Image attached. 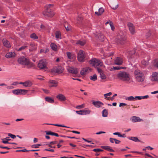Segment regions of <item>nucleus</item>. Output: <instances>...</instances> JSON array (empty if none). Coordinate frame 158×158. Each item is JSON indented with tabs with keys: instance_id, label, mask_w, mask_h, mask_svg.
<instances>
[{
	"instance_id": "f257e3e1",
	"label": "nucleus",
	"mask_w": 158,
	"mask_h": 158,
	"mask_svg": "<svg viewBox=\"0 0 158 158\" xmlns=\"http://www.w3.org/2000/svg\"><path fill=\"white\" fill-rule=\"evenodd\" d=\"M117 78L127 83L131 82V76L129 73L124 71H120L117 74Z\"/></svg>"
},
{
	"instance_id": "f03ea898",
	"label": "nucleus",
	"mask_w": 158,
	"mask_h": 158,
	"mask_svg": "<svg viewBox=\"0 0 158 158\" xmlns=\"http://www.w3.org/2000/svg\"><path fill=\"white\" fill-rule=\"evenodd\" d=\"M18 63L27 66L28 68H30L34 66V64L30 62L28 59L22 56L18 58Z\"/></svg>"
},
{
	"instance_id": "7ed1b4c3",
	"label": "nucleus",
	"mask_w": 158,
	"mask_h": 158,
	"mask_svg": "<svg viewBox=\"0 0 158 158\" xmlns=\"http://www.w3.org/2000/svg\"><path fill=\"white\" fill-rule=\"evenodd\" d=\"M53 6V4H49L47 6L45 11L43 12V15L50 17L54 16L55 13L52 9Z\"/></svg>"
},
{
	"instance_id": "20e7f679",
	"label": "nucleus",
	"mask_w": 158,
	"mask_h": 158,
	"mask_svg": "<svg viewBox=\"0 0 158 158\" xmlns=\"http://www.w3.org/2000/svg\"><path fill=\"white\" fill-rule=\"evenodd\" d=\"M89 63L94 67H97L99 66H102L103 65V63L102 62L96 58H94L89 60Z\"/></svg>"
},
{
	"instance_id": "39448f33",
	"label": "nucleus",
	"mask_w": 158,
	"mask_h": 158,
	"mask_svg": "<svg viewBox=\"0 0 158 158\" xmlns=\"http://www.w3.org/2000/svg\"><path fill=\"white\" fill-rule=\"evenodd\" d=\"M64 70L63 67L61 66L53 67L51 70V72L53 73L60 74L62 73Z\"/></svg>"
},
{
	"instance_id": "423d86ee",
	"label": "nucleus",
	"mask_w": 158,
	"mask_h": 158,
	"mask_svg": "<svg viewBox=\"0 0 158 158\" xmlns=\"http://www.w3.org/2000/svg\"><path fill=\"white\" fill-rule=\"evenodd\" d=\"M48 62L45 59H42L40 60V69L43 70L44 71L47 70L48 68L47 66Z\"/></svg>"
},
{
	"instance_id": "0eeeda50",
	"label": "nucleus",
	"mask_w": 158,
	"mask_h": 158,
	"mask_svg": "<svg viewBox=\"0 0 158 158\" xmlns=\"http://www.w3.org/2000/svg\"><path fill=\"white\" fill-rule=\"evenodd\" d=\"M27 90L18 89L13 90L12 91V92L14 94L21 95L25 94L27 93Z\"/></svg>"
},
{
	"instance_id": "6e6552de",
	"label": "nucleus",
	"mask_w": 158,
	"mask_h": 158,
	"mask_svg": "<svg viewBox=\"0 0 158 158\" xmlns=\"http://www.w3.org/2000/svg\"><path fill=\"white\" fill-rule=\"evenodd\" d=\"M85 58V52L82 50H80L78 53L77 59L80 62H83Z\"/></svg>"
},
{
	"instance_id": "1a4fd4ad",
	"label": "nucleus",
	"mask_w": 158,
	"mask_h": 158,
	"mask_svg": "<svg viewBox=\"0 0 158 158\" xmlns=\"http://www.w3.org/2000/svg\"><path fill=\"white\" fill-rule=\"evenodd\" d=\"M126 40V37L125 36H122L120 35H118L116 39V41L118 44H124V41Z\"/></svg>"
},
{
	"instance_id": "9d476101",
	"label": "nucleus",
	"mask_w": 158,
	"mask_h": 158,
	"mask_svg": "<svg viewBox=\"0 0 158 158\" xmlns=\"http://www.w3.org/2000/svg\"><path fill=\"white\" fill-rule=\"evenodd\" d=\"M127 25L131 34L132 35L134 34L135 33V27L133 24L131 23H128Z\"/></svg>"
},
{
	"instance_id": "9b49d317",
	"label": "nucleus",
	"mask_w": 158,
	"mask_h": 158,
	"mask_svg": "<svg viewBox=\"0 0 158 158\" xmlns=\"http://www.w3.org/2000/svg\"><path fill=\"white\" fill-rule=\"evenodd\" d=\"M67 70L69 73L74 74H77L78 72L77 69L75 68L69 67L68 69Z\"/></svg>"
},
{
	"instance_id": "f8f14e48",
	"label": "nucleus",
	"mask_w": 158,
	"mask_h": 158,
	"mask_svg": "<svg viewBox=\"0 0 158 158\" xmlns=\"http://www.w3.org/2000/svg\"><path fill=\"white\" fill-rule=\"evenodd\" d=\"M97 70L100 74V77L102 79H105L106 78V76L105 75L103 71L101 69L97 68Z\"/></svg>"
},
{
	"instance_id": "ddd939ff",
	"label": "nucleus",
	"mask_w": 158,
	"mask_h": 158,
	"mask_svg": "<svg viewBox=\"0 0 158 158\" xmlns=\"http://www.w3.org/2000/svg\"><path fill=\"white\" fill-rule=\"evenodd\" d=\"M56 98L59 101H63L66 100V97L63 94H60L56 96Z\"/></svg>"
},
{
	"instance_id": "4468645a",
	"label": "nucleus",
	"mask_w": 158,
	"mask_h": 158,
	"mask_svg": "<svg viewBox=\"0 0 158 158\" xmlns=\"http://www.w3.org/2000/svg\"><path fill=\"white\" fill-rule=\"evenodd\" d=\"M123 63L122 59L119 57H117L114 61L115 64L117 65H121Z\"/></svg>"
},
{
	"instance_id": "2eb2a0df",
	"label": "nucleus",
	"mask_w": 158,
	"mask_h": 158,
	"mask_svg": "<svg viewBox=\"0 0 158 158\" xmlns=\"http://www.w3.org/2000/svg\"><path fill=\"white\" fill-rule=\"evenodd\" d=\"M92 104L94 106H95L97 108H100L102 107V105H103V104L102 102L99 101H94L93 102Z\"/></svg>"
},
{
	"instance_id": "dca6fc26",
	"label": "nucleus",
	"mask_w": 158,
	"mask_h": 158,
	"mask_svg": "<svg viewBox=\"0 0 158 158\" xmlns=\"http://www.w3.org/2000/svg\"><path fill=\"white\" fill-rule=\"evenodd\" d=\"M3 44L5 47L9 48L11 47V45L9 41L6 39H3L2 41Z\"/></svg>"
},
{
	"instance_id": "f3484780",
	"label": "nucleus",
	"mask_w": 158,
	"mask_h": 158,
	"mask_svg": "<svg viewBox=\"0 0 158 158\" xmlns=\"http://www.w3.org/2000/svg\"><path fill=\"white\" fill-rule=\"evenodd\" d=\"M101 148L110 152H114V151L111 148V147L108 146H102Z\"/></svg>"
},
{
	"instance_id": "a211bd4d",
	"label": "nucleus",
	"mask_w": 158,
	"mask_h": 158,
	"mask_svg": "<svg viewBox=\"0 0 158 158\" xmlns=\"http://www.w3.org/2000/svg\"><path fill=\"white\" fill-rule=\"evenodd\" d=\"M15 54L14 52H9L7 53L5 57L7 58H12L15 57Z\"/></svg>"
},
{
	"instance_id": "6ab92c4d",
	"label": "nucleus",
	"mask_w": 158,
	"mask_h": 158,
	"mask_svg": "<svg viewBox=\"0 0 158 158\" xmlns=\"http://www.w3.org/2000/svg\"><path fill=\"white\" fill-rule=\"evenodd\" d=\"M135 77L136 78L137 81L139 82H142L144 81V74L137 76V77Z\"/></svg>"
},
{
	"instance_id": "aec40b11",
	"label": "nucleus",
	"mask_w": 158,
	"mask_h": 158,
	"mask_svg": "<svg viewBox=\"0 0 158 158\" xmlns=\"http://www.w3.org/2000/svg\"><path fill=\"white\" fill-rule=\"evenodd\" d=\"M152 75V80L153 81H157L158 80V73L156 72L153 73Z\"/></svg>"
},
{
	"instance_id": "412c9836",
	"label": "nucleus",
	"mask_w": 158,
	"mask_h": 158,
	"mask_svg": "<svg viewBox=\"0 0 158 158\" xmlns=\"http://www.w3.org/2000/svg\"><path fill=\"white\" fill-rule=\"evenodd\" d=\"M50 47L51 48L54 52H56L57 51V46L53 43H51L50 44Z\"/></svg>"
},
{
	"instance_id": "4be33fe9",
	"label": "nucleus",
	"mask_w": 158,
	"mask_h": 158,
	"mask_svg": "<svg viewBox=\"0 0 158 158\" xmlns=\"http://www.w3.org/2000/svg\"><path fill=\"white\" fill-rule=\"evenodd\" d=\"M142 120V119H140L138 117L134 116L132 117L131 118V121L133 122H140Z\"/></svg>"
},
{
	"instance_id": "5701e85b",
	"label": "nucleus",
	"mask_w": 158,
	"mask_h": 158,
	"mask_svg": "<svg viewBox=\"0 0 158 158\" xmlns=\"http://www.w3.org/2000/svg\"><path fill=\"white\" fill-rule=\"evenodd\" d=\"M104 10L102 8H100L99 10L98 11L95 12V14L97 15L98 16L101 15L104 12Z\"/></svg>"
},
{
	"instance_id": "b1692460",
	"label": "nucleus",
	"mask_w": 158,
	"mask_h": 158,
	"mask_svg": "<svg viewBox=\"0 0 158 158\" xmlns=\"http://www.w3.org/2000/svg\"><path fill=\"white\" fill-rule=\"evenodd\" d=\"M45 100L46 101L50 103H53L54 102L53 98L50 97H45Z\"/></svg>"
},
{
	"instance_id": "393cba45",
	"label": "nucleus",
	"mask_w": 158,
	"mask_h": 158,
	"mask_svg": "<svg viewBox=\"0 0 158 158\" xmlns=\"http://www.w3.org/2000/svg\"><path fill=\"white\" fill-rule=\"evenodd\" d=\"M86 41L85 40H78L77 41L76 44H79L81 46H83L86 44Z\"/></svg>"
},
{
	"instance_id": "a878e982",
	"label": "nucleus",
	"mask_w": 158,
	"mask_h": 158,
	"mask_svg": "<svg viewBox=\"0 0 158 158\" xmlns=\"http://www.w3.org/2000/svg\"><path fill=\"white\" fill-rule=\"evenodd\" d=\"M121 69H126V68L119 66H113V67L110 69V70H118Z\"/></svg>"
},
{
	"instance_id": "bb28decb",
	"label": "nucleus",
	"mask_w": 158,
	"mask_h": 158,
	"mask_svg": "<svg viewBox=\"0 0 158 158\" xmlns=\"http://www.w3.org/2000/svg\"><path fill=\"white\" fill-rule=\"evenodd\" d=\"M134 74L135 76V77L140 75H143V73L140 70L138 69L136 70L134 72Z\"/></svg>"
},
{
	"instance_id": "cd10ccee",
	"label": "nucleus",
	"mask_w": 158,
	"mask_h": 158,
	"mask_svg": "<svg viewBox=\"0 0 158 158\" xmlns=\"http://www.w3.org/2000/svg\"><path fill=\"white\" fill-rule=\"evenodd\" d=\"M55 36L56 39H61V33L60 31H56L55 32Z\"/></svg>"
},
{
	"instance_id": "c85d7f7f",
	"label": "nucleus",
	"mask_w": 158,
	"mask_h": 158,
	"mask_svg": "<svg viewBox=\"0 0 158 158\" xmlns=\"http://www.w3.org/2000/svg\"><path fill=\"white\" fill-rule=\"evenodd\" d=\"M24 86L30 87L32 85V83L30 81H27L24 82Z\"/></svg>"
},
{
	"instance_id": "c756f323",
	"label": "nucleus",
	"mask_w": 158,
	"mask_h": 158,
	"mask_svg": "<svg viewBox=\"0 0 158 158\" xmlns=\"http://www.w3.org/2000/svg\"><path fill=\"white\" fill-rule=\"evenodd\" d=\"M135 51H131L129 52V55L127 56L128 58L129 59H132L133 57H134V55L135 54Z\"/></svg>"
},
{
	"instance_id": "7c9ffc66",
	"label": "nucleus",
	"mask_w": 158,
	"mask_h": 158,
	"mask_svg": "<svg viewBox=\"0 0 158 158\" xmlns=\"http://www.w3.org/2000/svg\"><path fill=\"white\" fill-rule=\"evenodd\" d=\"M128 139L135 142H139L140 141V140L138 139V138L135 137H131L128 138Z\"/></svg>"
},
{
	"instance_id": "2f4dec72",
	"label": "nucleus",
	"mask_w": 158,
	"mask_h": 158,
	"mask_svg": "<svg viewBox=\"0 0 158 158\" xmlns=\"http://www.w3.org/2000/svg\"><path fill=\"white\" fill-rule=\"evenodd\" d=\"M118 4L113 3L111 4L110 7L113 10L116 9L118 7Z\"/></svg>"
},
{
	"instance_id": "473e14b6",
	"label": "nucleus",
	"mask_w": 158,
	"mask_h": 158,
	"mask_svg": "<svg viewBox=\"0 0 158 158\" xmlns=\"http://www.w3.org/2000/svg\"><path fill=\"white\" fill-rule=\"evenodd\" d=\"M89 69V68H83L81 71L80 74L82 75H85L86 73V72L88 70V69Z\"/></svg>"
},
{
	"instance_id": "72a5a7b5",
	"label": "nucleus",
	"mask_w": 158,
	"mask_h": 158,
	"mask_svg": "<svg viewBox=\"0 0 158 158\" xmlns=\"http://www.w3.org/2000/svg\"><path fill=\"white\" fill-rule=\"evenodd\" d=\"M98 38L99 40L102 41H103L105 39V37L104 35L101 33L99 34V35L98 36Z\"/></svg>"
},
{
	"instance_id": "f704fd0d",
	"label": "nucleus",
	"mask_w": 158,
	"mask_h": 158,
	"mask_svg": "<svg viewBox=\"0 0 158 158\" xmlns=\"http://www.w3.org/2000/svg\"><path fill=\"white\" fill-rule=\"evenodd\" d=\"M67 55L68 58L69 59H72L73 58V55L69 52H67L66 53Z\"/></svg>"
},
{
	"instance_id": "c9c22d12",
	"label": "nucleus",
	"mask_w": 158,
	"mask_h": 158,
	"mask_svg": "<svg viewBox=\"0 0 158 158\" xmlns=\"http://www.w3.org/2000/svg\"><path fill=\"white\" fill-rule=\"evenodd\" d=\"M108 112L106 109H104L102 111V116L104 117H106L107 116Z\"/></svg>"
},
{
	"instance_id": "e433bc0d",
	"label": "nucleus",
	"mask_w": 158,
	"mask_h": 158,
	"mask_svg": "<svg viewBox=\"0 0 158 158\" xmlns=\"http://www.w3.org/2000/svg\"><path fill=\"white\" fill-rule=\"evenodd\" d=\"M89 78L90 80L93 81H95L97 79V75L96 74H94L92 76H90L89 77Z\"/></svg>"
},
{
	"instance_id": "4c0bfd02",
	"label": "nucleus",
	"mask_w": 158,
	"mask_h": 158,
	"mask_svg": "<svg viewBox=\"0 0 158 158\" xmlns=\"http://www.w3.org/2000/svg\"><path fill=\"white\" fill-rule=\"evenodd\" d=\"M83 18L81 16H78L77 18V23L80 24L82 21Z\"/></svg>"
},
{
	"instance_id": "58836bf2",
	"label": "nucleus",
	"mask_w": 158,
	"mask_h": 158,
	"mask_svg": "<svg viewBox=\"0 0 158 158\" xmlns=\"http://www.w3.org/2000/svg\"><path fill=\"white\" fill-rule=\"evenodd\" d=\"M90 112V110H82V115L89 114Z\"/></svg>"
},
{
	"instance_id": "ea45409f",
	"label": "nucleus",
	"mask_w": 158,
	"mask_h": 158,
	"mask_svg": "<svg viewBox=\"0 0 158 158\" xmlns=\"http://www.w3.org/2000/svg\"><path fill=\"white\" fill-rule=\"evenodd\" d=\"M135 98L133 96L128 97L126 98V100L128 101H135Z\"/></svg>"
},
{
	"instance_id": "a19ab883",
	"label": "nucleus",
	"mask_w": 158,
	"mask_h": 158,
	"mask_svg": "<svg viewBox=\"0 0 158 158\" xmlns=\"http://www.w3.org/2000/svg\"><path fill=\"white\" fill-rule=\"evenodd\" d=\"M153 65L155 67L158 68V59L155 60L153 63Z\"/></svg>"
},
{
	"instance_id": "79ce46f5",
	"label": "nucleus",
	"mask_w": 158,
	"mask_h": 158,
	"mask_svg": "<svg viewBox=\"0 0 158 158\" xmlns=\"http://www.w3.org/2000/svg\"><path fill=\"white\" fill-rule=\"evenodd\" d=\"M30 37L33 39H38V37L35 33H33L30 35Z\"/></svg>"
},
{
	"instance_id": "37998d69",
	"label": "nucleus",
	"mask_w": 158,
	"mask_h": 158,
	"mask_svg": "<svg viewBox=\"0 0 158 158\" xmlns=\"http://www.w3.org/2000/svg\"><path fill=\"white\" fill-rule=\"evenodd\" d=\"M48 124V125H53V126L60 127H68L62 125H59V124Z\"/></svg>"
},
{
	"instance_id": "c03bdc74",
	"label": "nucleus",
	"mask_w": 158,
	"mask_h": 158,
	"mask_svg": "<svg viewBox=\"0 0 158 158\" xmlns=\"http://www.w3.org/2000/svg\"><path fill=\"white\" fill-rule=\"evenodd\" d=\"M49 49L48 48H46L45 49H41L40 50V53H47L49 52Z\"/></svg>"
},
{
	"instance_id": "a18cd8bd",
	"label": "nucleus",
	"mask_w": 158,
	"mask_h": 158,
	"mask_svg": "<svg viewBox=\"0 0 158 158\" xmlns=\"http://www.w3.org/2000/svg\"><path fill=\"white\" fill-rule=\"evenodd\" d=\"M141 63L142 64L144 65H147L148 64V62L144 60L142 61Z\"/></svg>"
},
{
	"instance_id": "49530a36",
	"label": "nucleus",
	"mask_w": 158,
	"mask_h": 158,
	"mask_svg": "<svg viewBox=\"0 0 158 158\" xmlns=\"http://www.w3.org/2000/svg\"><path fill=\"white\" fill-rule=\"evenodd\" d=\"M46 134L47 135H53L54 132L51 131H45Z\"/></svg>"
},
{
	"instance_id": "de8ad7c7",
	"label": "nucleus",
	"mask_w": 158,
	"mask_h": 158,
	"mask_svg": "<svg viewBox=\"0 0 158 158\" xmlns=\"http://www.w3.org/2000/svg\"><path fill=\"white\" fill-rule=\"evenodd\" d=\"M110 25L111 29L113 31L114 30V29L115 28H114V27L113 25V23H112V22L110 21Z\"/></svg>"
},
{
	"instance_id": "09e8293b",
	"label": "nucleus",
	"mask_w": 158,
	"mask_h": 158,
	"mask_svg": "<svg viewBox=\"0 0 158 158\" xmlns=\"http://www.w3.org/2000/svg\"><path fill=\"white\" fill-rule=\"evenodd\" d=\"M27 47V46L25 45H24L23 46H22L19 49H18V51H22L24 49L26 48Z\"/></svg>"
},
{
	"instance_id": "8fccbe9b",
	"label": "nucleus",
	"mask_w": 158,
	"mask_h": 158,
	"mask_svg": "<svg viewBox=\"0 0 158 158\" xmlns=\"http://www.w3.org/2000/svg\"><path fill=\"white\" fill-rule=\"evenodd\" d=\"M8 135L12 139H15L16 137V136L15 135H13L11 133H8Z\"/></svg>"
},
{
	"instance_id": "3c124183",
	"label": "nucleus",
	"mask_w": 158,
	"mask_h": 158,
	"mask_svg": "<svg viewBox=\"0 0 158 158\" xmlns=\"http://www.w3.org/2000/svg\"><path fill=\"white\" fill-rule=\"evenodd\" d=\"M84 105L82 104L80 105L77 106H76V108L77 109H80L84 108Z\"/></svg>"
},
{
	"instance_id": "603ef678",
	"label": "nucleus",
	"mask_w": 158,
	"mask_h": 158,
	"mask_svg": "<svg viewBox=\"0 0 158 158\" xmlns=\"http://www.w3.org/2000/svg\"><path fill=\"white\" fill-rule=\"evenodd\" d=\"M42 89L43 91L46 94H48L49 93V91L48 89Z\"/></svg>"
},
{
	"instance_id": "864d4df0",
	"label": "nucleus",
	"mask_w": 158,
	"mask_h": 158,
	"mask_svg": "<svg viewBox=\"0 0 158 158\" xmlns=\"http://www.w3.org/2000/svg\"><path fill=\"white\" fill-rule=\"evenodd\" d=\"M49 82L52 84H57L56 81L54 80H50L49 81Z\"/></svg>"
},
{
	"instance_id": "5fc2aeb1",
	"label": "nucleus",
	"mask_w": 158,
	"mask_h": 158,
	"mask_svg": "<svg viewBox=\"0 0 158 158\" xmlns=\"http://www.w3.org/2000/svg\"><path fill=\"white\" fill-rule=\"evenodd\" d=\"M57 143V142L56 141H53L50 142H49L48 143V144L52 145V144H56Z\"/></svg>"
},
{
	"instance_id": "6e6d98bb",
	"label": "nucleus",
	"mask_w": 158,
	"mask_h": 158,
	"mask_svg": "<svg viewBox=\"0 0 158 158\" xmlns=\"http://www.w3.org/2000/svg\"><path fill=\"white\" fill-rule=\"evenodd\" d=\"M112 94V93L111 92H110L108 93L104 94V96L105 97H108V96H110Z\"/></svg>"
},
{
	"instance_id": "4d7b16f0",
	"label": "nucleus",
	"mask_w": 158,
	"mask_h": 158,
	"mask_svg": "<svg viewBox=\"0 0 158 158\" xmlns=\"http://www.w3.org/2000/svg\"><path fill=\"white\" fill-rule=\"evenodd\" d=\"M30 151V150H27L26 149H24L23 150H17L16 152H29Z\"/></svg>"
},
{
	"instance_id": "13d9d810",
	"label": "nucleus",
	"mask_w": 158,
	"mask_h": 158,
	"mask_svg": "<svg viewBox=\"0 0 158 158\" xmlns=\"http://www.w3.org/2000/svg\"><path fill=\"white\" fill-rule=\"evenodd\" d=\"M19 84L18 81H15L13 82L11 84V85H17Z\"/></svg>"
},
{
	"instance_id": "bf43d9fd",
	"label": "nucleus",
	"mask_w": 158,
	"mask_h": 158,
	"mask_svg": "<svg viewBox=\"0 0 158 158\" xmlns=\"http://www.w3.org/2000/svg\"><path fill=\"white\" fill-rule=\"evenodd\" d=\"M76 112L78 114L82 115V110H80L79 111H76Z\"/></svg>"
},
{
	"instance_id": "052dcab7",
	"label": "nucleus",
	"mask_w": 158,
	"mask_h": 158,
	"mask_svg": "<svg viewBox=\"0 0 158 158\" xmlns=\"http://www.w3.org/2000/svg\"><path fill=\"white\" fill-rule=\"evenodd\" d=\"M151 35V33L150 31H149L148 33H147L146 36L147 38L150 37Z\"/></svg>"
},
{
	"instance_id": "680f3d73",
	"label": "nucleus",
	"mask_w": 158,
	"mask_h": 158,
	"mask_svg": "<svg viewBox=\"0 0 158 158\" xmlns=\"http://www.w3.org/2000/svg\"><path fill=\"white\" fill-rule=\"evenodd\" d=\"M2 143L5 144H6L8 143V141L6 139H2Z\"/></svg>"
},
{
	"instance_id": "e2e57ef3",
	"label": "nucleus",
	"mask_w": 158,
	"mask_h": 158,
	"mask_svg": "<svg viewBox=\"0 0 158 158\" xmlns=\"http://www.w3.org/2000/svg\"><path fill=\"white\" fill-rule=\"evenodd\" d=\"M44 150L48 151H50L51 152H54V150L49 148V149H44Z\"/></svg>"
},
{
	"instance_id": "0e129e2a",
	"label": "nucleus",
	"mask_w": 158,
	"mask_h": 158,
	"mask_svg": "<svg viewBox=\"0 0 158 158\" xmlns=\"http://www.w3.org/2000/svg\"><path fill=\"white\" fill-rule=\"evenodd\" d=\"M135 99V101L137 100V99L139 100H141L142 99L141 96H136L134 98Z\"/></svg>"
},
{
	"instance_id": "69168bd1",
	"label": "nucleus",
	"mask_w": 158,
	"mask_h": 158,
	"mask_svg": "<svg viewBox=\"0 0 158 158\" xmlns=\"http://www.w3.org/2000/svg\"><path fill=\"white\" fill-rule=\"evenodd\" d=\"M115 139L110 138V141L111 143H114L115 141Z\"/></svg>"
},
{
	"instance_id": "338daca9",
	"label": "nucleus",
	"mask_w": 158,
	"mask_h": 158,
	"mask_svg": "<svg viewBox=\"0 0 158 158\" xmlns=\"http://www.w3.org/2000/svg\"><path fill=\"white\" fill-rule=\"evenodd\" d=\"M40 146V144L37 145H34L32 146V147L33 148H38Z\"/></svg>"
},
{
	"instance_id": "774afa93",
	"label": "nucleus",
	"mask_w": 158,
	"mask_h": 158,
	"mask_svg": "<svg viewBox=\"0 0 158 158\" xmlns=\"http://www.w3.org/2000/svg\"><path fill=\"white\" fill-rule=\"evenodd\" d=\"M114 142L116 144H119L121 142L120 141L117 140L115 139Z\"/></svg>"
}]
</instances>
